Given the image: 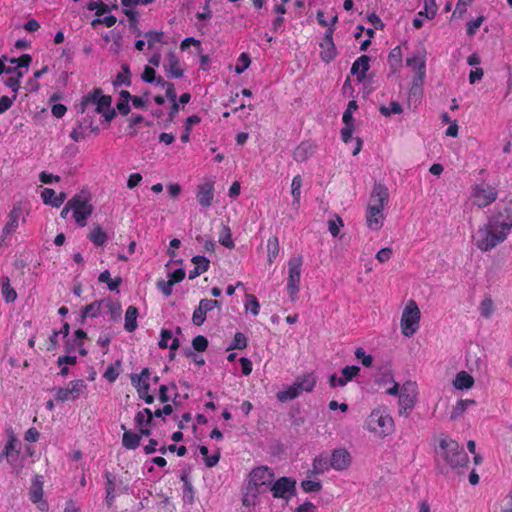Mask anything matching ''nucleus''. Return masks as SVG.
Listing matches in <instances>:
<instances>
[{"instance_id":"f257e3e1","label":"nucleus","mask_w":512,"mask_h":512,"mask_svg":"<svg viewBox=\"0 0 512 512\" xmlns=\"http://www.w3.org/2000/svg\"><path fill=\"white\" fill-rule=\"evenodd\" d=\"M512 231V205L499 208L487 223L473 236L475 246L484 252L491 251L507 239Z\"/></svg>"},{"instance_id":"f03ea898","label":"nucleus","mask_w":512,"mask_h":512,"mask_svg":"<svg viewBox=\"0 0 512 512\" xmlns=\"http://www.w3.org/2000/svg\"><path fill=\"white\" fill-rule=\"evenodd\" d=\"M421 311L417 303L410 299L407 301L400 319L401 333L405 337H412L419 329Z\"/></svg>"},{"instance_id":"7ed1b4c3","label":"nucleus","mask_w":512,"mask_h":512,"mask_svg":"<svg viewBox=\"0 0 512 512\" xmlns=\"http://www.w3.org/2000/svg\"><path fill=\"white\" fill-rule=\"evenodd\" d=\"M439 447L443 450L442 456L451 468L464 467L469 462L468 455L452 439H441Z\"/></svg>"},{"instance_id":"20e7f679","label":"nucleus","mask_w":512,"mask_h":512,"mask_svg":"<svg viewBox=\"0 0 512 512\" xmlns=\"http://www.w3.org/2000/svg\"><path fill=\"white\" fill-rule=\"evenodd\" d=\"M367 426L371 432H374L378 434L379 437L384 438L393 432L394 421L388 414H384L377 409L373 410L369 415Z\"/></svg>"},{"instance_id":"39448f33","label":"nucleus","mask_w":512,"mask_h":512,"mask_svg":"<svg viewBox=\"0 0 512 512\" xmlns=\"http://www.w3.org/2000/svg\"><path fill=\"white\" fill-rule=\"evenodd\" d=\"M302 262L301 256H294L288 262L287 290L292 301L295 300L296 294L299 292Z\"/></svg>"},{"instance_id":"423d86ee","label":"nucleus","mask_w":512,"mask_h":512,"mask_svg":"<svg viewBox=\"0 0 512 512\" xmlns=\"http://www.w3.org/2000/svg\"><path fill=\"white\" fill-rule=\"evenodd\" d=\"M273 480V471L266 466H259L250 472L247 487L254 488L258 490V493H261L262 488L271 485Z\"/></svg>"},{"instance_id":"0eeeda50","label":"nucleus","mask_w":512,"mask_h":512,"mask_svg":"<svg viewBox=\"0 0 512 512\" xmlns=\"http://www.w3.org/2000/svg\"><path fill=\"white\" fill-rule=\"evenodd\" d=\"M274 498H281L288 501L296 494V480L290 477H280L270 488Z\"/></svg>"},{"instance_id":"6e6552de","label":"nucleus","mask_w":512,"mask_h":512,"mask_svg":"<svg viewBox=\"0 0 512 512\" xmlns=\"http://www.w3.org/2000/svg\"><path fill=\"white\" fill-rule=\"evenodd\" d=\"M389 201V191L388 188L381 184L376 183L373 186L372 192L370 194L369 202L367 208H375L384 210Z\"/></svg>"},{"instance_id":"1a4fd4ad","label":"nucleus","mask_w":512,"mask_h":512,"mask_svg":"<svg viewBox=\"0 0 512 512\" xmlns=\"http://www.w3.org/2000/svg\"><path fill=\"white\" fill-rule=\"evenodd\" d=\"M86 387L85 382L81 379L72 381L71 388H58L55 398L57 401L76 400L85 391Z\"/></svg>"},{"instance_id":"9d476101","label":"nucleus","mask_w":512,"mask_h":512,"mask_svg":"<svg viewBox=\"0 0 512 512\" xmlns=\"http://www.w3.org/2000/svg\"><path fill=\"white\" fill-rule=\"evenodd\" d=\"M497 198L496 190L488 185L477 186L473 194V202L478 207H486Z\"/></svg>"},{"instance_id":"9b49d317","label":"nucleus","mask_w":512,"mask_h":512,"mask_svg":"<svg viewBox=\"0 0 512 512\" xmlns=\"http://www.w3.org/2000/svg\"><path fill=\"white\" fill-rule=\"evenodd\" d=\"M351 463V457L346 449L339 448L332 452L330 466L338 471L346 470Z\"/></svg>"},{"instance_id":"f8f14e48","label":"nucleus","mask_w":512,"mask_h":512,"mask_svg":"<svg viewBox=\"0 0 512 512\" xmlns=\"http://www.w3.org/2000/svg\"><path fill=\"white\" fill-rule=\"evenodd\" d=\"M384 210L375 209V208H367L366 209V225L372 231H379L383 225L385 220V215L383 213Z\"/></svg>"},{"instance_id":"ddd939ff","label":"nucleus","mask_w":512,"mask_h":512,"mask_svg":"<svg viewBox=\"0 0 512 512\" xmlns=\"http://www.w3.org/2000/svg\"><path fill=\"white\" fill-rule=\"evenodd\" d=\"M425 74H424V66L421 64L419 71L413 77L412 85L409 90V100H414V102H418L423 94L422 85L424 82Z\"/></svg>"},{"instance_id":"4468645a","label":"nucleus","mask_w":512,"mask_h":512,"mask_svg":"<svg viewBox=\"0 0 512 512\" xmlns=\"http://www.w3.org/2000/svg\"><path fill=\"white\" fill-rule=\"evenodd\" d=\"M22 212L21 204L17 203L9 213V221L2 230V240L11 234L19 225V218Z\"/></svg>"},{"instance_id":"2eb2a0df","label":"nucleus","mask_w":512,"mask_h":512,"mask_svg":"<svg viewBox=\"0 0 512 512\" xmlns=\"http://www.w3.org/2000/svg\"><path fill=\"white\" fill-rule=\"evenodd\" d=\"M168 64L164 65L165 70L169 73L172 78H181L184 74L183 69L179 67V59L175 52L170 51L167 54Z\"/></svg>"},{"instance_id":"dca6fc26","label":"nucleus","mask_w":512,"mask_h":512,"mask_svg":"<svg viewBox=\"0 0 512 512\" xmlns=\"http://www.w3.org/2000/svg\"><path fill=\"white\" fill-rule=\"evenodd\" d=\"M369 61V56L362 55L352 64L351 73L357 75L359 82L363 81L366 76V72L369 70Z\"/></svg>"},{"instance_id":"f3484780","label":"nucleus","mask_w":512,"mask_h":512,"mask_svg":"<svg viewBox=\"0 0 512 512\" xmlns=\"http://www.w3.org/2000/svg\"><path fill=\"white\" fill-rule=\"evenodd\" d=\"M316 149V145L310 142H302L296 147L293 157L297 162H304L311 157Z\"/></svg>"},{"instance_id":"a211bd4d","label":"nucleus","mask_w":512,"mask_h":512,"mask_svg":"<svg viewBox=\"0 0 512 512\" xmlns=\"http://www.w3.org/2000/svg\"><path fill=\"white\" fill-rule=\"evenodd\" d=\"M214 188L211 183L201 185L197 192V200L202 207H209L214 198Z\"/></svg>"},{"instance_id":"6ab92c4d","label":"nucleus","mask_w":512,"mask_h":512,"mask_svg":"<svg viewBox=\"0 0 512 512\" xmlns=\"http://www.w3.org/2000/svg\"><path fill=\"white\" fill-rule=\"evenodd\" d=\"M316 384V377L313 373H309L296 378L293 385L297 388L298 393L301 394L303 391L311 392Z\"/></svg>"},{"instance_id":"aec40b11","label":"nucleus","mask_w":512,"mask_h":512,"mask_svg":"<svg viewBox=\"0 0 512 512\" xmlns=\"http://www.w3.org/2000/svg\"><path fill=\"white\" fill-rule=\"evenodd\" d=\"M41 197L45 204L60 207L66 199V193L61 192L59 195H56L53 189L45 188L41 193Z\"/></svg>"},{"instance_id":"412c9836","label":"nucleus","mask_w":512,"mask_h":512,"mask_svg":"<svg viewBox=\"0 0 512 512\" xmlns=\"http://www.w3.org/2000/svg\"><path fill=\"white\" fill-rule=\"evenodd\" d=\"M43 477L40 475H36L34 477V480L32 482L31 488H30V500L33 503H38L43 498Z\"/></svg>"},{"instance_id":"4be33fe9","label":"nucleus","mask_w":512,"mask_h":512,"mask_svg":"<svg viewBox=\"0 0 512 512\" xmlns=\"http://www.w3.org/2000/svg\"><path fill=\"white\" fill-rule=\"evenodd\" d=\"M329 466H330V462L328 461V458L321 454L314 458L313 464H312V470L308 471V475L310 477H312V476L321 474L324 471L328 470Z\"/></svg>"},{"instance_id":"5701e85b","label":"nucleus","mask_w":512,"mask_h":512,"mask_svg":"<svg viewBox=\"0 0 512 512\" xmlns=\"http://www.w3.org/2000/svg\"><path fill=\"white\" fill-rule=\"evenodd\" d=\"M453 385L459 390L470 389L474 385V378L466 371H460L456 375Z\"/></svg>"},{"instance_id":"b1692460","label":"nucleus","mask_w":512,"mask_h":512,"mask_svg":"<svg viewBox=\"0 0 512 512\" xmlns=\"http://www.w3.org/2000/svg\"><path fill=\"white\" fill-rule=\"evenodd\" d=\"M121 429L124 430V434L122 437L123 446L126 449H136L139 446L140 441H141L140 435L126 430L125 425H122Z\"/></svg>"},{"instance_id":"393cba45","label":"nucleus","mask_w":512,"mask_h":512,"mask_svg":"<svg viewBox=\"0 0 512 512\" xmlns=\"http://www.w3.org/2000/svg\"><path fill=\"white\" fill-rule=\"evenodd\" d=\"M138 309L135 306H129L125 313L124 329L127 332H133L137 328Z\"/></svg>"},{"instance_id":"a878e982","label":"nucleus","mask_w":512,"mask_h":512,"mask_svg":"<svg viewBox=\"0 0 512 512\" xmlns=\"http://www.w3.org/2000/svg\"><path fill=\"white\" fill-rule=\"evenodd\" d=\"M88 239L95 245L102 246L107 241L108 236L99 224L94 223L92 225V230L88 235Z\"/></svg>"},{"instance_id":"bb28decb","label":"nucleus","mask_w":512,"mask_h":512,"mask_svg":"<svg viewBox=\"0 0 512 512\" xmlns=\"http://www.w3.org/2000/svg\"><path fill=\"white\" fill-rule=\"evenodd\" d=\"M67 203L74 212L83 211L86 210V207L92 206L83 192L74 195Z\"/></svg>"},{"instance_id":"cd10ccee","label":"nucleus","mask_w":512,"mask_h":512,"mask_svg":"<svg viewBox=\"0 0 512 512\" xmlns=\"http://www.w3.org/2000/svg\"><path fill=\"white\" fill-rule=\"evenodd\" d=\"M360 372V367L356 365L345 366L341 370L342 377L338 379V386L344 387L349 381L356 377Z\"/></svg>"},{"instance_id":"c85d7f7f","label":"nucleus","mask_w":512,"mask_h":512,"mask_svg":"<svg viewBox=\"0 0 512 512\" xmlns=\"http://www.w3.org/2000/svg\"><path fill=\"white\" fill-rule=\"evenodd\" d=\"M208 311H211L209 305L204 304V299L200 300L198 307L194 310L192 315L193 324L196 326L202 325Z\"/></svg>"},{"instance_id":"c756f323","label":"nucleus","mask_w":512,"mask_h":512,"mask_svg":"<svg viewBox=\"0 0 512 512\" xmlns=\"http://www.w3.org/2000/svg\"><path fill=\"white\" fill-rule=\"evenodd\" d=\"M103 96L100 88L93 89L88 95L84 96L80 103V112L84 113L89 105H97L99 98Z\"/></svg>"},{"instance_id":"7c9ffc66","label":"nucleus","mask_w":512,"mask_h":512,"mask_svg":"<svg viewBox=\"0 0 512 512\" xmlns=\"http://www.w3.org/2000/svg\"><path fill=\"white\" fill-rule=\"evenodd\" d=\"M121 68H122L123 73L117 74L116 79L113 81V85L114 86H121V85L130 86L131 85V78H130L131 72H130L129 65L123 64Z\"/></svg>"},{"instance_id":"2f4dec72","label":"nucleus","mask_w":512,"mask_h":512,"mask_svg":"<svg viewBox=\"0 0 512 512\" xmlns=\"http://www.w3.org/2000/svg\"><path fill=\"white\" fill-rule=\"evenodd\" d=\"M299 395L297 388L292 384L286 390L279 391L276 394V398L280 402H287L297 398Z\"/></svg>"},{"instance_id":"473e14b6","label":"nucleus","mask_w":512,"mask_h":512,"mask_svg":"<svg viewBox=\"0 0 512 512\" xmlns=\"http://www.w3.org/2000/svg\"><path fill=\"white\" fill-rule=\"evenodd\" d=\"M321 48H322V51H321L320 55H321L322 60L327 63L332 61L336 55L334 43L322 42Z\"/></svg>"},{"instance_id":"72a5a7b5","label":"nucleus","mask_w":512,"mask_h":512,"mask_svg":"<svg viewBox=\"0 0 512 512\" xmlns=\"http://www.w3.org/2000/svg\"><path fill=\"white\" fill-rule=\"evenodd\" d=\"M268 262L272 263L279 254L280 246L277 236H273L268 240Z\"/></svg>"},{"instance_id":"f704fd0d","label":"nucleus","mask_w":512,"mask_h":512,"mask_svg":"<svg viewBox=\"0 0 512 512\" xmlns=\"http://www.w3.org/2000/svg\"><path fill=\"white\" fill-rule=\"evenodd\" d=\"M106 308H108L110 313V319L118 320L121 317L122 308L118 302H113L111 300L104 299V304Z\"/></svg>"},{"instance_id":"c9c22d12","label":"nucleus","mask_w":512,"mask_h":512,"mask_svg":"<svg viewBox=\"0 0 512 512\" xmlns=\"http://www.w3.org/2000/svg\"><path fill=\"white\" fill-rule=\"evenodd\" d=\"M406 387L403 386L399 394V405L403 410L412 409L414 407V397L406 392Z\"/></svg>"},{"instance_id":"e433bc0d","label":"nucleus","mask_w":512,"mask_h":512,"mask_svg":"<svg viewBox=\"0 0 512 512\" xmlns=\"http://www.w3.org/2000/svg\"><path fill=\"white\" fill-rule=\"evenodd\" d=\"M201 121L200 117L197 115H192L186 118L184 124V133L181 136V141L187 143L189 141L190 131L193 124H198Z\"/></svg>"},{"instance_id":"4c0bfd02","label":"nucleus","mask_w":512,"mask_h":512,"mask_svg":"<svg viewBox=\"0 0 512 512\" xmlns=\"http://www.w3.org/2000/svg\"><path fill=\"white\" fill-rule=\"evenodd\" d=\"M301 187H302V177L300 175L294 176V178L292 179V183H291V193H292L295 204L300 203Z\"/></svg>"},{"instance_id":"58836bf2","label":"nucleus","mask_w":512,"mask_h":512,"mask_svg":"<svg viewBox=\"0 0 512 512\" xmlns=\"http://www.w3.org/2000/svg\"><path fill=\"white\" fill-rule=\"evenodd\" d=\"M2 294H3L6 302H14L16 300V298H17V293L10 286V282H9V278L8 277L3 279Z\"/></svg>"},{"instance_id":"ea45409f","label":"nucleus","mask_w":512,"mask_h":512,"mask_svg":"<svg viewBox=\"0 0 512 512\" xmlns=\"http://www.w3.org/2000/svg\"><path fill=\"white\" fill-rule=\"evenodd\" d=\"M93 209H94L93 206H88V207H86V210L75 211L73 213V217H74L76 223L79 226L84 227L87 224V218L92 214Z\"/></svg>"},{"instance_id":"a19ab883","label":"nucleus","mask_w":512,"mask_h":512,"mask_svg":"<svg viewBox=\"0 0 512 512\" xmlns=\"http://www.w3.org/2000/svg\"><path fill=\"white\" fill-rule=\"evenodd\" d=\"M259 494L260 493H258V490L246 486V491L242 499V504L246 507L254 506L256 504V499Z\"/></svg>"},{"instance_id":"79ce46f5","label":"nucleus","mask_w":512,"mask_h":512,"mask_svg":"<svg viewBox=\"0 0 512 512\" xmlns=\"http://www.w3.org/2000/svg\"><path fill=\"white\" fill-rule=\"evenodd\" d=\"M219 243L229 249L234 248V241L232 240L231 230L228 226H223V230L219 236Z\"/></svg>"},{"instance_id":"37998d69","label":"nucleus","mask_w":512,"mask_h":512,"mask_svg":"<svg viewBox=\"0 0 512 512\" xmlns=\"http://www.w3.org/2000/svg\"><path fill=\"white\" fill-rule=\"evenodd\" d=\"M104 304V300L94 301L89 305H86L82 311L84 314H88L90 317H97L100 314V309Z\"/></svg>"},{"instance_id":"c03bdc74","label":"nucleus","mask_w":512,"mask_h":512,"mask_svg":"<svg viewBox=\"0 0 512 512\" xmlns=\"http://www.w3.org/2000/svg\"><path fill=\"white\" fill-rule=\"evenodd\" d=\"M149 389L150 384L147 381H143L142 385L137 388V392L139 397L147 404H152L154 402V397L148 393Z\"/></svg>"},{"instance_id":"a18cd8bd","label":"nucleus","mask_w":512,"mask_h":512,"mask_svg":"<svg viewBox=\"0 0 512 512\" xmlns=\"http://www.w3.org/2000/svg\"><path fill=\"white\" fill-rule=\"evenodd\" d=\"M344 226L343 220L339 215H335V219L328 221V229L333 237L339 235L340 228Z\"/></svg>"},{"instance_id":"49530a36","label":"nucleus","mask_w":512,"mask_h":512,"mask_svg":"<svg viewBox=\"0 0 512 512\" xmlns=\"http://www.w3.org/2000/svg\"><path fill=\"white\" fill-rule=\"evenodd\" d=\"M402 111H403L402 106L396 101H391L389 104V107H386V106L380 107L381 114L386 117L390 116L391 114H400V113H402Z\"/></svg>"},{"instance_id":"de8ad7c7","label":"nucleus","mask_w":512,"mask_h":512,"mask_svg":"<svg viewBox=\"0 0 512 512\" xmlns=\"http://www.w3.org/2000/svg\"><path fill=\"white\" fill-rule=\"evenodd\" d=\"M111 103H112L111 96H109V95L101 96L96 105L97 107L95 109V112L102 115L104 112H106L108 109L111 108Z\"/></svg>"},{"instance_id":"09e8293b","label":"nucleus","mask_w":512,"mask_h":512,"mask_svg":"<svg viewBox=\"0 0 512 512\" xmlns=\"http://www.w3.org/2000/svg\"><path fill=\"white\" fill-rule=\"evenodd\" d=\"M246 346H247V340H246L245 335L243 333L237 332L234 335L233 342L228 347V350H233V349L241 350V349L246 348Z\"/></svg>"},{"instance_id":"8fccbe9b","label":"nucleus","mask_w":512,"mask_h":512,"mask_svg":"<svg viewBox=\"0 0 512 512\" xmlns=\"http://www.w3.org/2000/svg\"><path fill=\"white\" fill-rule=\"evenodd\" d=\"M421 63L424 66V74L426 75V64H425L424 57H422V56H413V57H410V58L406 59V65L411 67V68H413L415 73L417 71H419Z\"/></svg>"},{"instance_id":"3c124183","label":"nucleus","mask_w":512,"mask_h":512,"mask_svg":"<svg viewBox=\"0 0 512 512\" xmlns=\"http://www.w3.org/2000/svg\"><path fill=\"white\" fill-rule=\"evenodd\" d=\"M192 263L200 272H205L209 268L210 261L204 256L197 255L191 259Z\"/></svg>"},{"instance_id":"603ef678","label":"nucleus","mask_w":512,"mask_h":512,"mask_svg":"<svg viewBox=\"0 0 512 512\" xmlns=\"http://www.w3.org/2000/svg\"><path fill=\"white\" fill-rule=\"evenodd\" d=\"M354 354H355V357L357 359H360L362 361V364L365 367H371L372 366V364H373V357L371 355H367L365 350L362 347L356 348Z\"/></svg>"},{"instance_id":"864d4df0","label":"nucleus","mask_w":512,"mask_h":512,"mask_svg":"<svg viewBox=\"0 0 512 512\" xmlns=\"http://www.w3.org/2000/svg\"><path fill=\"white\" fill-rule=\"evenodd\" d=\"M87 8L88 10L90 11H93V10H96V15L100 16L104 13H107L109 11V7L107 4H105L104 2L102 1H98V2H95V1H91L88 5H87Z\"/></svg>"},{"instance_id":"5fc2aeb1","label":"nucleus","mask_w":512,"mask_h":512,"mask_svg":"<svg viewBox=\"0 0 512 512\" xmlns=\"http://www.w3.org/2000/svg\"><path fill=\"white\" fill-rule=\"evenodd\" d=\"M192 347H193V350H196L198 352L205 351L207 349V347H208V340H207V338L202 336V335L196 336L192 340Z\"/></svg>"},{"instance_id":"6e6d98bb","label":"nucleus","mask_w":512,"mask_h":512,"mask_svg":"<svg viewBox=\"0 0 512 512\" xmlns=\"http://www.w3.org/2000/svg\"><path fill=\"white\" fill-rule=\"evenodd\" d=\"M301 487L305 492H319L322 489V484L319 481L303 480Z\"/></svg>"},{"instance_id":"4d7b16f0","label":"nucleus","mask_w":512,"mask_h":512,"mask_svg":"<svg viewBox=\"0 0 512 512\" xmlns=\"http://www.w3.org/2000/svg\"><path fill=\"white\" fill-rule=\"evenodd\" d=\"M425 17L427 19H433L437 12V5L435 0H423Z\"/></svg>"},{"instance_id":"13d9d810","label":"nucleus","mask_w":512,"mask_h":512,"mask_svg":"<svg viewBox=\"0 0 512 512\" xmlns=\"http://www.w3.org/2000/svg\"><path fill=\"white\" fill-rule=\"evenodd\" d=\"M358 108L357 102L352 100L348 103L347 109L343 114V122L345 124H353V116L352 112Z\"/></svg>"},{"instance_id":"bf43d9fd","label":"nucleus","mask_w":512,"mask_h":512,"mask_svg":"<svg viewBox=\"0 0 512 512\" xmlns=\"http://www.w3.org/2000/svg\"><path fill=\"white\" fill-rule=\"evenodd\" d=\"M473 0H458V3L456 5V9L454 10L452 14V18L458 17L461 18L463 14L466 12L467 6L471 5Z\"/></svg>"},{"instance_id":"052dcab7","label":"nucleus","mask_w":512,"mask_h":512,"mask_svg":"<svg viewBox=\"0 0 512 512\" xmlns=\"http://www.w3.org/2000/svg\"><path fill=\"white\" fill-rule=\"evenodd\" d=\"M389 63L394 68L398 67L401 64V49H400V47H395L389 53Z\"/></svg>"},{"instance_id":"680f3d73","label":"nucleus","mask_w":512,"mask_h":512,"mask_svg":"<svg viewBox=\"0 0 512 512\" xmlns=\"http://www.w3.org/2000/svg\"><path fill=\"white\" fill-rule=\"evenodd\" d=\"M480 311L485 318L490 317L493 312V301L489 298L484 299L481 302Z\"/></svg>"},{"instance_id":"e2e57ef3","label":"nucleus","mask_w":512,"mask_h":512,"mask_svg":"<svg viewBox=\"0 0 512 512\" xmlns=\"http://www.w3.org/2000/svg\"><path fill=\"white\" fill-rule=\"evenodd\" d=\"M145 38L147 39L148 46L152 47L154 43L161 42L163 32L160 31H148L144 34Z\"/></svg>"},{"instance_id":"0e129e2a","label":"nucleus","mask_w":512,"mask_h":512,"mask_svg":"<svg viewBox=\"0 0 512 512\" xmlns=\"http://www.w3.org/2000/svg\"><path fill=\"white\" fill-rule=\"evenodd\" d=\"M484 21L483 16L477 17L475 20H472L467 23V34L472 36L476 33V30L482 25Z\"/></svg>"},{"instance_id":"69168bd1","label":"nucleus","mask_w":512,"mask_h":512,"mask_svg":"<svg viewBox=\"0 0 512 512\" xmlns=\"http://www.w3.org/2000/svg\"><path fill=\"white\" fill-rule=\"evenodd\" d=\"M239 61L241 62V66L240 65H237L235 67V72L237 74H241L243 73L250 65L251 63V60H250V57L248 56V54L246 53H242L239 57Z\"/></svg>"},{"instance_id":"338daca9","label":"nucleus","mask_w":512,"mask_h":512,"mask_svg":"<svg viewBox=\"0 0 512 512\" xmlns=\"http://www.w3.org/2000/svg\"><path fill=\"white\" fill-rule=\"evenodd\" d=\"M141 78L146 83H153L156 80V72L153 68L145 66Z\"/></svg>"},{"instance_id":"774afa93","label":"nucleus","mask_w":512,"mask_h":512,"mask_svg":"<svg viewBox=\"0 0 512 512\" xmlns=\"http://www.w3.org/2000/svg\"><path fill=\"white\" fill-rule=\"evenodd\" d=\"M157 287L162 291V293L166 296L172 294L173 284L169 280L165 281L164 279H160L157 281Z\"/></svg>"}]
</instances>
